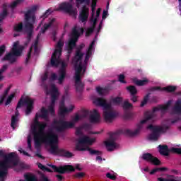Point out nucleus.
I'll list each match as a JSON object with an SVG mask.
<instances>
[{
	"instance_id": "24",
	"label": "nucleus",
	"mask_w": 181,
	"mask_h": 181,
	"mask_svg": "<svg viewBox=\"0 0 181 181\" xmlns=\"http://www.w3.org/2000/svg\"><path fill=\"white\" fill-rule=\"evenodd\" d=\"M153 91H166L167 93H173L176 91V86H169L164 88L156 86L153 88Z\"/></svg>"
},
{
	"instance_id": "3",
	"label": "nucleus",
	"mask_w": 181,
	"mask_h": 181,
	"mask_svg": "<svg viewBox=\"0 0 181 181\" xmlns=\"http://www.w3.org/2000/svg\"><path fill=\"white\" fill-rule=\"evenodd\" d=\"M95 142V139H90V137L87 136H84L79 139H78V142L76 146V151H88V152L90 153V155H103V152L98 151V150H94L88 146L85 145H93Z\"/></svg>"
},
{
	"instance_id": "4",
	"label": "nucleus",
	"mask_w": 181,
	"mask_h": 181,
	"mask_svg": "<svg viewBox=\"0 0 181 181\" xmlns=\"http://www.w3.org/2000/svg\"><path fill=\"white\" fill-rule=\"evenodd\" d=\"M36 9H37V7L34 6L25 14L26 21L25 23V29L27 33V39L28 41L32 39V36L33 35V25H35V22L36 21V16H35V11Z\"/></svg>"
},
{
	"instance_id": "57",
	"label": "nucleus",
	"mask_w": 181,
	"mask_h": 181,
	"mask_svg": "<svg viewBox=\"0 0 181 181\" xmlns=\"http://www.w3.org/2000/svg\"><path fill=\"white\" fill-rule=\"evenodd\" d=\"M93 32H94V28H91L90 27L89 28L87 29L86 32V36L88 37L91 35V33H93Z\"/></svg>"
},
{
	"instance_id": "17",
	"label": "nucleus",
	"mask_w": 181,
	"mask_h": 181,
	"mask_svg": "<svg viewBox=\"0 0 181 181\" xmlns=\"http://www.w3.org/2000/svg\"><path fill=\"white\" fill-rule=\"evenodd\" d=\"M56 21V18H52L49 21V22L48 23H45L43 27L41 28V30H40L39 33L37 35V38L34 42V47H36L39 45V39H40V36H42V34L45 33L46 30H47V29H49V28H50V26H52V25H53V23H54V22Z\"/></svg>"
},
{
	"instance_id": "23",
	"label": "nucleus",
	"mask_w": 181,
	"mask_h": 181,
	"mask_svg": "<svg viewBox=\"0 0 181 181\" xmlns=\"http://www.w3.org/2000/svg\"><path fill=\"white\" fill-rule=\"evenodd\" d=\"M59 9L69 13V15H74L76 11L73 9V5L70 3H62L59 5Z\"/></svg>"
},
{
	"instance_id": "61",
	"label": "nucleus",
	"mask_w": 181,
	"mask_h": 181,
	"mask_svg": "<svg viewBox=\"0 0 181 181\" xmlns=\"http://www.w3.org/2000/svg\"><path fill=\"white\" fill-rule=\"evenodd\" d=\"M5 49H6L5 45L0 46V57L2 56L4 53H5Z\"/></svg>"
},
{
	"instance_id": "47",
	"label": "nucleus",
	"mask_w": 181,
	"mask_h": 181,
	"mask_svg": "<svg viewBox=\"0 0 181 181\" xmlns=\"http://www.w3.org/2000/svg\"><path fill=\"white\" fill-rule=\"evenodd\" d=\"M84 176H86V174L83 172L76 173L74 175V177H76V179H83Z\"/></svg>"
},
{
	"instance_id": "34",
	"label": "nucleus",
	"mask_w": 181,
	"mask_h": 181,
	"mask_svg": "<svg viewBox=\"0 0 181 181\" xmlns=\"http://www.w3.org/2000/svg\"><path fill=\"white\" fill-rule=\"evenodd\" d=\"M49 115V110L45 108L44 107L41 108V115H40V117L41 118H43L46 121L49 119L48 117Z\"/></svg>"
},
{
	"instance_id": "36",
	"label": "nucleus",
	"mask_w": 181,
	"mask_h": 181,
	"mask_svg": "<svg viewBox=\"0 0 181 181\" xmlns=\"http://www.w3.org/2000/svg\"><path fill=\"white\" fill-rule=\"evenodd\" d=\"M76 2V7L80 8V5L85 4L86 5H90V0H75Z\"/></svg>"
},
{
	"instance_id": "11",
	"label": "nucleus",
	"mask_w": 181,
	"mask_h": 181,
	"mask_svg": "<svg viewBox=\"0 0 181 181\" xmlns=\"http://www.w3.org/2000/svg\"><path fill=\"white\" fill-rule=\"evenodd\" d=\"M74 127V123L71 122L64 121L63 119L54 120L53 129L57 132H64L66 129L73 128Z\"/></svg>"
},
{
	"instance_id": "19",
	"label": "nucleus",
	"mask_w": 181,
	"mask_h": 181,
	"mask_svg": "<svg viewBox=\"0 0 181 181\" xmlns=\"http://www.w3.org/2000/svg\"><path fill=\"white\" fill-rule=\"evenodd\" d=\"M141 158L143 160H146V162H150V163H152L156 166L160 165V160H159L158 158L154 157L150 153H143Z\"/></svg>"
},
{
	"instance_id": "44",
	"label": "nucleus",
	"mask_w": 181,
	"mask_h": 181,
	"mask_svg": "<svg viewBox=\"0 0 181 181\" xmlns=\"http://www.w3.org/2000/svg\"><path fill=\"white\" fill-rule=\"evenodd\" d=\"M22 4V0H15L14 1H13V2L11 3V4L10 5V6H11V8L12 9H13V8H16L17 5H19V4Z\"/></svg>"
},
{
	"instance_id": "21",
	"label": "nucleus",
	"mask_w": 181,
	"mask_h": 181,
	"mask_svg": "<svg viewBox=\"0 0 181 181\" xmlns=\"http://www.w3.org/2000/svg\"><path fill=\"white\" fill-rule=\"evenodd\" d=\"M74 110V106L71 105L69 109L65 107L64 106V100H62L59 103V115L60 117H64L66 114H69V112H71Z\"/></svg>"
},
{
	"instance_id": "62",
	"label": "nucleus",
	"mask_w": 181,
	"mask_h": 181,
	"mask_svg": "<svg viewBox=\"0 0 181 181\" xmlns=\"http://www.w3.org/2000/svg\"><path fill=\"white\" fill-rule=\"evenodd\" d=\"M5 176H6V174L4 172H0V181H4Z\"/></svg>"
},
{
	"instance_id": "37",
	"label": "nucleus",
	"mask_w": 181,
	"mask_h": 181,
	"mask_svg": "<svg viewBox=\"0 0 181 181\" xmlns=\"http://www.w3.org/2000/svg\"><path fill=\"white\" fill-rule=\"evenodd\" d=\"M165 170H168V168H166L165 167L156 168L153 169L150 172V175H155V173H156V172H165Z\"/></svg>"
},
{
	"instance_id": "50",
	"label": "nucleus",
	"mask_w": 181,
	"mask_h": 181,
	"mask_svg": "<svg viewBox=\"0 0 181 181\" xmlns=\"http://www.w3.org/2000/svg\"><path fill=\"white\" fill-rule=\"evenodd\" d=\"M52 10L50 8H49L48 10H47L43 14L42 16H41L40 18H42V19H46V18H47V16H49V15H50V13H52Z\"/></svg>"
},
{
	"instance_id": "58",
	"label": "nucleus",
	"mask_w": 181,
	"mask_h": 181,
	"mask_svg": "<svg viewBox=\"0 0 181 181\" xmlns=\"http://www.w3.org/2000/svg\"><path fill=\"white\" fill-rule=\"evenodd\" d=\"M106 177H107L108 179H110L111 180H117V177L110 173H107L106 174Z\"/></svg>"
},
{
	"instance_id": "64",
	"label": "nucleus",
	"mask_w": 181,
	"mask_h": 181,
	"mask_svg": "<svg viewBox=\"0 0 181 181\" xmlns=\"http://www.w3.org/2000/svg\"><path fill=\"white\" fill-rule=\"evenodd\" d=\"M50 79L52 80L53 81H54V80H57V75L55 73H52V74H51Z\"/></svg>"
},
{
	"instance_id": "29",
	"label": "nucleus",
	"mask_w": 181,
	"mask_h": 181,
	"mask_svg": "<svg viewBox=\"0 0 181 181\" xmlns=\"http://www.w3.org/2000/svg\"><path fill=\"white\" fill-rule=\"evenodd\" d=\"M18 46H19V41H16L13 43L11 52H13L14 54L21 55L22 51L23 50V47H19L18 48Z\"/></svg>"
},
{
	"instance_id": "26",
	"label": "nucleus",
	"mask_w": 181,
	"mask_h": 181,
	"mask_svg": "<svg viewBox=\"0 0 181 181\" xmlns=\"http://www.w3.org/2000/svg\"><path fill=\"white\" fill-rule=\"evenodd\" d=\"M171 114H174L175 115H181V100L178 99L172 109Z\"/></svg>"
},
{
	"instance_id": "15",
	"label": "nucleus",
	"mask_w": 181,
	"mask_h": 181,
	"mask_svg": "<svg viewBox=\"0 0 181 181\" xmlns=\"http://www.w3.org/2000/svg\"><path fill=\"white\" fill-rule=\"evenodd\" d=\"M159 152L160 155H163V156H169V152H173V153H177L178 155H181V148H174L169 149L168 145H159Z\"/></svg>"
},
{
	"instance_id": "9",
	"label": "nucleus",
	"mask_w": 181,
	"mask_h": 181,
	"mask_svg": "<svg viewBox=\"0 0 181 181\" xmlns=\"http://www.w3.org/2000/svg\"><path fill=\"white\" fill-rule=\"evenodd\" d=\"M153 119V113H149L146 112L145 113V117L144 119L141 120L139 124H137V129H136L134 131H131L129 129L124 130V134L126 135H128L129 136H135V135H138L139 134V132L141 131L142 128V125L144 124H146L148 121H151V119Z\"/></svg>"
},
{
	"instance_id": "31",
	"label": "nucleus",
	"mask_w": 181,
	"mask_h": 181,
	"mask_svg": "<svg viewBox=\"0 0 181 181\" xmlns=\"http://www.w3.org/2000/svg\"><path fill=\"white\" fill-rule=\"evenodd\" d=\"M54 104H56V95H52V100H51V104L48 107V111L50 112L51 115H54Z\"/></svg>"
},
{
	"instance_id": "22",
	"label": "nucleus",
	"mask_w": 181,
	"mask_h": 181,
	"mask_svg": "<svg viewBox=\"0 0 181 181\" xmlns=\"http://www.w3.org/2000/svg\"><path fill=\"white\" fill-rule=\"evenodd\" d=\"M66 67H67V64L62 62L61 64V68L59 69V76L58 78L59 84H63L64 78H66Z\"/></svg>"
},
{
	"instance_id": "49",
	"label": "nucleus",
	"mask_w": 181,
	"mask_h": 181,
	"mask_svg": "<svg viewBox=\"0 0 181 181\" xmlns=\"http://www.w3.org/2000/svg\"><path fill=\"white\" fill-rule=\"evenodd\" d=\"M122 107L124 110H129V108H132V104L129 103L128 101H125Z\"/></svg>"
},
{
	"instance_id": "10",
	"label": "nucleus",
	"mask_w": 181,
	"mask_h": 181,
	"mask_svg": "<svg viewBox=\"0 0 181 181\" xmlns=\"http://www.w3.org/2000/svg\"><path fill=\"white\" fill-rule=\"evenodd\" d=\"M63 46H64V42L62 40L58 41L56 45V49L51 57L52 66H55L56 67L59 66V59L60 58V56H62V52H63Z\"/></svg>"
},
{
	"instance_id": "48",
	"label": "nucleus",
	"mask_w": 181,
	"mask_h": 181,
	"mask_svg": "<svg viewBox=\"0 0 181 181\" xmlns=\"http://www.w3.org/2000/svg\"><path fill=\"white\" fill-rule=\"evenodd\" d=\"M118 80H119V83H122V84H127V81H125V75L124 74L119 75Z\"/></svg>"
},
{
	"instance_id": "13",
	"label": "nucleus",
	"mask_w": 181,
	"mask_h": 181,
	"mask_svg": "<svg viewBox=\"0 0 181 181\" xmlns=\"http://www.w3.org/2000/svg\"><path fill=\"white\" fill-rule=\"evenodd\" d=\"M121 134V132H117L110 135V139L105 142L106 149L108 152H112L114 149L118 148V144L115 143V136H118Z\"/></svg>"
},
{
	"instance_id": "54",
	"label": "nucleus",
	"mask_w": 181,
	"mask_h": 181,
	"mask_svg": "<svg viewBox=\"0 0 181 181\" xmlns=\"http://www.w3.org/2000/svg\"><path fill=\"white\" fill-rule=\"evenodd\" d=\"M112 103H114V104H121V103H122V98L119 97L115 98L112 100Z\"/></svg>"
},
{
	"instance_id": "40",
	"label": "nucleus",
	"mask_w": 181,
	"mask_h": 181,
	"mask_svg": "<svg viewBox=\"0 0 181 181\" xmlns=\"http://www.w3.org/2000/svg\"><path fill=\"white\" fill-rule=\"evenodd\" d=\"M18 121H19V119L18 117H11V126L13 128V129H15L16 128V124H18Z\"/></svg>"
},
{
	"instance_id": "55",
	"label": "nucleus",
	"mask_w": 181,
	"mask_h": 181,
	"mask_svg": "<svg viewBox=\"0 0 181 181\" xmlns=\"http://www.w3.org/2000/svg\"><path fill=\"white\" fill-rule=\"evenodd\" d=\"M104 88L98 86L96 88V90H97V93H98L99 95H104Z\"/></svg>"
},
{
	"instance_id": "32",
	"label": "nucleus",
	"mask_w": 181,
	"mask_h": 181,
	"mask_svg": "<svg viewBox=\"0 0 181 181\" xmlns=\"http://www.w3.org/2000/svg\"><path fill=\"white\" fill-rule=\"evenodd\" d=\"M133 81L136 86H139V87L142 86H146V84L149 83V80L148 79L139 80V79L134 78Z\"/></svg>"
},
{
	"instance_id": "38",
	"label": "nucleus",
	"mask_w": 181,
	"mask_h": 181,
	"mask_svg": "<svg viewBox=\"0 0 181 181\" xmlns=\"http://www.w3.org/2000/svg\"><path fill=\"white\" fill-rule=\"evenodd\" d=\"M52 92L51 93V100H52L53 95L56 96V100H57V95H59V90L56 88V86L53 85L52 88Z\"/></svg>"
},
{
	"instance_id": "63",
	"label": "nucleus",
	"mask_w": 181,
	"mask_h": 181,
	"mask_svg": "<svg viewBox=\"0 0 181 181\" xmlns=\"http://www.w3.org/2000/svg\"><path fill=\"white\" fill-rule=\"evenodd\" d=\"M83 129H86V131H88V129H90L91 127H90V124H84L82 127Z\"/></svg>"
},
{
	"instance_id": "35",
	"label": "nucleus",
	"mask_w": 181,
	"mask_h": 181,
	"mask_svg": "<svg viewBox=\"0 0 181 181\" xmlns=\"http://www.w3.org/2000/svg\"><path fill=\"white\" fill-rule=\"evenodd\" d=\"M80 37V33H79L78 30H77V27H74V28L72 29L71 38H72V39H76L77 40H78V37Z\"/></svg>"
},
{
	"instance_id": "53",
	"label": "nucleus",
	"mask_w": 181,
	"mask_h": 181,
	"mask_svg": "<svg viewBox=\"0 0 181 181\" xmlns=\"http://www.w3.org/2000/svg\"><path fill=\"white\" fill-rule=\"evenodd\" d=\"M7 69H8V65L5 64L0 69V80H2V78H4V76H2V73H4Z\"/></svg>"
},
{
	"instance_id": "6",
	"label": "nucleus",
	"mask_w": 181,
	"mask_h": 181,
	"mask_svg": "<svg viewBox=\"0 0 181 181\" xmlns=\"http://www.w3.org/2000/svg\"><path fill=\"white\" fill-rule=\"evenodd\" d=\"M46 127H47V124L40 122L36 126L33 127L32 131L36 149H39V148L42 146L43 138L46 136V134H45V129H46Z\"/></svg>"
},
{
	"instance_id": "16",
	"label": "nucleus",
	"mask_w": 181,
	"mask_h": 181,
	"mask_svg": "<svg viewBox=\"0 0 181 181\" xmlns=\"http://www.w3.org/2000/svg\"><path fill=\"white\" fill-rule=\"evenodd\" d=\"M90 5H87L84 4V5L82 6L81 11H79V21L82 23H86L87 21H88V16L90 15V8H88Z\"/></svg>"
},
{
	"instance_id": "8",
	"label": "nucleus",
	"mask_w": 181,
	"mask_h": 181,
	"mask_svg": "<svg viewBox=\"0 0 181 181\" xmlns=\"http://www.w3.org/2000/svg\"><path fill=\"white\" fill-rule=\"evenodd\" d=\"M147 129L153 131L152 134L148 136V139L150 141H158V139H159V136H160V134H165V132L169 129V126L160 127L149 124L147 127Z\"/></svg>"
},
{
	"instance_id": "59",
	"label": "nucleus",
	"mask_w": 181,
	"mask_h": 181,
	"mask_svg": "<svg viewBox=\"0 0 181 181\" xmlns=\"http://www.w3.org/2000/svg\"><path fill=\"white\" fill-rule=\"evenodd\" d=\"M48 78H49V73L47 71H46V72H45L43 76L41 77V80H42V83H45V81H46V80H47Z\"/></svg>"
},
{
	"instance_id": "39",
	"label": "nucleus",
	"mask_w": 181,
	"mask_h": 181,
	"mask_svg": "<svg viewBox=\"0 0 181 181\" xmlns=\"http://www.w3.org/2000/svg\"><path fill=\"white\" fill-rule=\"evenodd\" d=\"M14 30H15V32H18V33L22 32L23 30V23H20L18 24H16L14 26Z\"/></svg>"
},
{
	"instance_id": "18",
	"label": "nucleus",
	"mask_w": 181,
	"mask_h": 181,
	"mask_svg": "<svg viewBox=\"0 0 181 181\" xmlns=\"http://www.w3.org/2000/svg\"><path fill=\"white\" fill-rule=\"evenodd\" d=\"M86 47L84 43L81 44L77 48L75 53V55L73 59V62L75 63V66H78V62H81L84 53L81 52V50Z\"/></svg>"
},
{
	"instance_id": "30",
	"label": "nucleus",
	"mask_w": 181,
	"mask_h": 181,
	"mask_svg": "<svg viewBox=\"0 0 181 181\" xmlns=\"http://www.w3.org/2000/svg\"><path fill=\"white\" fill-rule=\"evenodd\" d=\"M59 156H62L63 158L70 159V158H73V156H74V154L64 148H61L59 150Z\"/></svg>"
},
{
	"instance_id": "43",
	"label": "nucleus",
	"mask_w": 181,
	"mask_h": 181,
	"mask_svg": "<svg viewBox=\"0 0 181 181\" xmlns=\"http://www.w3.org/2000/svg\"><path fill=\"white\" fill-rule=\"evenodd\" d=\"M15 98V93H12L11 94L8 98H7V100L5 103V105H9V104L11 103H12V100H13V98Z\"/></svg>"
},
{
	"instance_id": "1",
	"label": "nucleus",
	"mask_w": 181,
	"mask_h": 181,
	"mask_svg": "<svg viewBox=\"0 0 181 181\" xmlns=\"http://www.w3.org/2000/svg\"><path fill=\"white\" fill-rule=\"evenodd\" d=\"M0 158L4 160H0V172H4V175H8V169L17 166L19 159L16 153L11 152L6 154L4 151L0 150Z\"/></svg>"
},
{
	"instance_id": "41",
	"label": "nucleus",
	"mask_w": 181,
	"mask_h": 181,
	"mask_svg": "<svg viewBox=\"0 0 181 181\" xmlns=\"http://www.w3.org/2000/svg\"><path fill=\"white\" fill-rule=\"evenodd\" d=\"M148 101H149V93H148L144 97L143 100L141 101V103L140 105V107H145V105L148 104Z\"/></svg>"
},
{
	"instance_id": "20",
	"label": "nucleus",
	"mask_w": 181,
	"mask_h": 181,
	"mask_svg": "<svg viewBox=\"0 0 181 181\" xmlns=\"http://www.w3.org/2000/svg\"><path fill=\"white\" fill-rule=\"evenodd\" d=\"M21 56L20 54H15L13 51L11 52L8 53L2 58V62H9L10 64H13V63L16 62L18 57Z\"/></svg>"
},
{
	"instance_id": "56",
	"label": "nucleus",
	"mask_w": 181,
	"mask_h": 181,
	"mask_svg": "<svg viewBox=\"0 0 181 181\" xmlns=\"http://www.w3.org/2000/svg\"><path fill=\"white\" fill-rule=\"evenodd\" d=\"M93 54V52H86V54L85 57V64H87V62H88V60H90V57H91V55Z\"/></svg>"
},
{
	"instance_id": "5",
	"label": "nucleus",
	"mask_w": 181,
	"mask_h": 181,
	"mask_svg": "<svg viewBox=\"0 0 181 181\" xmlns=\"http://www.w3.org/2000/svg\"><path fill=\"white\" fill-rule=\"evenodd\" d=\"M45 144H47L50 146L49 152L52 155H59L60 156V150L59 148V136L54 133H47L46 135L42 138V141Z\"/></svg>"
},
{
	"instance_id": "2",
	"label": "nucleus",
	"mask_w": 181,
	"mask_h": 181,
	"mask_svg": "<svg viewBox=\"0 0 181 181\" xmlns=\"http://www.w3.org/2000/svg\"><path fill=\"white\" fill-rule=\"evenodd\" d=\"M93 103L95 105L103 108V115L105 122L111 124L117 118V112L111 109V104L107 103V100L103 98H98L93 100Z\"/></svg>"
},
{
	"instance_id": "27",
	"label": "nucleus",
	"mask_w": 181,
	"mask_h": 181,
	"mask_svg": "<svg viewBox=\"0 0 181 181\" xmlns=\"http://www.w3.org/2000/svg\"><path fill=\"white\" fill-rule=\"evenodd\" d=\"M170 104H172V101L168 100L166 105H159L157 107L153 108V112H156L157 111H166L168 110L169 107H170Z\"/></svg>"
},
{
	"instance_id": "14",
	"label": "nucleus",
	"mask_w": 181,
	"mask_h": 181,
	"mask_svg": "<svg viewBox=\"0 0 181 181\" xmlns=\"http://www.w3.org/2000/svg\"><path fill=\"white\" fill-rule=\"evenodd\" d=\"M48 166H49V168H52L54 172H56L57 173H60L61 175H64V173L69 172H74V170H76V168H74V167L71 165L57 167L54 165L49 164L48 165Z\"/></svg>"
},
{
	"instance_id": "33",
	"label": "nucleus",
	"mask_w": 181,
	"mask_h": 181,
	"mask_svg": "<svg viewBox=\"0 0 181 181\" xmlns=\"http://www.w3.org/2000/svg\"><path fill=\"white\" fill-rule=\"evenodd\" d=\"M126 90H127L131 95H136L138 94V89L134 86H129L126 88Z\"/></svg>"
},
{
	"instance_id": "25",
	"label": "nucleus",
	"mask_w": 181,
	"mask_h": 181,
	"mask_svg": "<svg viewBox=\"0 0 181 181\" xmlns=\"http://www.w3.org/2000/svg\"><path fill=\"white\" fill-rule=\"evenodd\" d=\"M100 118H101V116L100 113H98V110L94 109L93 114H91L89 117L90 122H91V124H98V122H100Z\"/></svg>"
},
{
	"instance_id": "12",
	"label": "nucleus",
	"mask_w": 181,
	"mask_h": 181,
	"mask_svg": "<svg viewBox=\"0 0 181 181\" xmlns=\"http://www.w3.org/2000/svg\"><path fill=\"white\" fill-rule=\"evenodd\" d=\"M34 103L33 99H30V98H26L25 99H23V98H21L17 103L16 110L21 108L23 105H26L25 115H29V114L32 113L33 110Z\"/></svg>"
},
{
	"instance_id": "7",
	"label": "nucleus",
	"mask_w": 181,
	"mask_h": 181,
	"mask_svg": "<svg viewBox=\"0 0 181 181\" xmlns=\"http://www.w3.org/2000/svg\"><path fill=\"white\" fill-rule=\"evenodd\" d=\"M87 66L79 62L78 65H75V87L78 93H81L84 89V83L81 82V74H84Z\"/></svg>"
},
{
	"instance_id": "60",
	"label": "nucleus",
	"mask_w": 181,
	"mask_h": 181,
	"mask_svg": "<svg viewBox=\"0 0 181 181\" xmlns=\"http://www.w3.org/2000/svg\"><path fill=\"white\" fill-rule=\"evenodd\" d=\"M131 100L132 103H136L138 101V96L136 95H131Z\"/></svg>"
},
{
	"instance_id": "42",
	"label": "nucleus",
	"mask_w": 181,
	"mask_h": 181,
	"mask_svg": "<svg viewBox=\"0 0 181 181\" xmlns=\"http://www.w3.org/2000/svg\"><path fill=\"white\" fill-rule=\"evenodd\" d=\"M32 50H33V47H31L30 48V51L28 52V53L27 54V57H26L25 61V66H28V64H29V60H30V57L32 56Z\"/></svg>"
},
{
	"instance_id": "52",
	"label": "nucleus",
	"mask_w": 181,
	"mask_h": 181,
	"mask_svg": "<svg viewBox=\"0 0 181 181\" xmlns=\"http://www.w3.org/2000/svg\"><path fill=\"white\" fill-rule=\"evenodd\" d=\"M95 45V40L91 42L90 45H89L87 52L89 53H93V49L94 45Z\"/></svg>"
},
{
	"instance_id": "45",
	"label": "nucleus",
	"mask_w": 181,
	"mask_h": 181,
	"mask_svg": "<svg viewBox=\"0 0 181 181\" xmlns=\"http://www.w3.org/2000/svg\"><path fill=\"white\" fill-rule=\"evenodd\" d=\"M98 21V19H97V18L90 17V23H93L90 28H93V30L95 29Z\"/></svg>"
},
{
	"instance_id": "28",
	"label": "nucleus",
	"mask_w": 181,
	"mask_h": 181,
	"mask_svg": "<svg viewBox=\"0 0 181 181\" xmlns=\"http://www.w3.org/2000/svg\"><path fill=\"white\" fill-rule=\"evenodd\" d=\"M77 40H78L77 38H70L67 46L68 53L70 54L73 52V49L76 46Z\"/></svg>"
},
{
	"instance_id": "46",
	"label": "nucleus",
	"mask_w": 181,
	"mask_h": 181,
	"mask_svg": "<svg viewBox=\"0 0 181 181\" xmlns=\"http://www.w3.org/2000/svg\"><path fill=\"white\" fill-rule=\"evenodd\" d=\"M6 16H8V11L6 9H4L2 13L0 14V22L4 21Z\"/></svg>"
},
{
	"instance_id": "51",
	"label": "nucleus",
	"mask_w": 181,
	"mask_h": 181,
	"mask_svg": "<svg viewBox=\"0 0 181 181\" xmlns=\"http://www.w3.org/2000/svg\"><path fill=\"white\" fill-rule=\"evenodd\" d=\"M39 118H42L40 115H39V113H37L35 115V119H34V125L33 127H35L37 125V124L40 123V122H39Z\"/></svg>"
}]
</instances>
